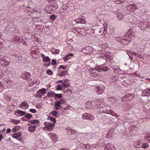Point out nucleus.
Listing matches in <instances>:
<instances>
[{
    "mask_svg": "<svg viewBox=\"0 0 150 150\" xmlns=\"http://www.w3.org/2000/svg\"><path fill=\"white\" fill-rule=\"evenodd\" d=\"M45 127H44V130L47 131H50L53 129V127H54V123L52 122H45L44 123Z\"/></svg>",
    "mask_w": 150,
    "mask_h": 150,
    "instance_id": "f257e3e1",
    "label": "nucleus"
},
{
    "mask_svg": "<svg viewBox=\"0 0 150 150\" xmlns=\"http://www.w3.org/2000/svg\"><path fill=\"white\" fill-rule=\"evenodd\" d=\"M82 118L83 120H86L89 121L93 120L95 119L94 117L91 114L86 113L82 116Z\"/></svg>",
    "mask_w": 150,
    "mask_h": 150,
    "instance_id": "f03ea898",
    "label": "nucleus"
},
{
    "mask_svg": "<svg viewBox=\"0 0 150 150\" xmlns=\"http://www.w3.org/2000/svg\"><path fill=\"white\" fill-rule=\"evenodd\" d=\"M141 140H139L135 142L137 144L136 147L138 148H142L145 149L146 148H148L149 145L146 143H144L142 144V145H141L142 143H141Z\"/></svg>",
    "mask_w": 150,
    "mask_h": 150,
    "instance_id": "7ed1b4c3",
    "label": "nucleus"
},
{
    "mask_svg": "<svg viewBox=\"0 0 150 150\" xmlns=\"http://www.w3.org/2000/svg\"><path fill=\"white\" fill-rule=\"evenodd\" d=\"M94 134L91 133H79V135L83 138L90 139L93 137Z\"/></svg>",
    "mask_w": 150,
    "mask_h": 150,
    "instance_id": "20e7f679",
    "label": "nucleus"
},
{
    "mask_svg": "<svg viewBox=\"0 0 150 150\" xmlns=\"http://www.w3.org/2000/svg\"><path fill=\"white\" fill-rule=\"evenodd\" d=\"M146 21L145 20L142 19L138 23L139 28L142 30H143L146 28Z\"/></svg>",
    "mask_w": 150,
    "mask_h": 150,
    "instance_id": "39448f33",
    "label": "nucleus"
},
{
    "mask_svg": "<svg viewBox=\"0 0 150 150\" xmlns=\"http://www.w3.org/2000/svg\"><path fill=\"white\" fill-rule=\"evenodd\" d=\"M101 104V101L100 100H99V99H96L94 100L92 103V105L93 106L96 107V108H98V109L100 108V106Z\"/></svg>",
    "mask_w": 150,
    "mask_h": 150,
    "instance_id": "423d86ee",
    "label": "nucleus"
},
{
    "mask_svg": "<svg viewBox=\"0 0 150 150\" xmlns=\"http://www.w3.org/2000/svg\"><path fill=\"white\" fill-rule=\"evenodd\" d=\"M121 37L116 38V40L119 42L123 44V45H127L130 42V40H129L123 39L121 40Z\"/></svg>",
    "mask_w": 150,
    "mask_h": 150,
    "instance_id": "0eeeda50",
    "label": "nucleus"
},
{
    "mask_svg": "<svg viewBox=\"0 0 150 150\" xmlns=\"http://www.w3.org/2000/svg\"><path fill=\"white\" fill-rule=\"evenodd\" d=\"M135 35L134 31L133 29H129L126 34V36L130 39H132Z\"/></svg>",
    "mask_w": 150,
    "mask_h": 150,
    "instance_id": "6e6552de",
    "label": "nucleus"
},
{
    "mask_svg": "<svg viewBox=\"0 0 150 150\" xmlns=\"http://www.w3.org/2000/svg\"><path fill=\"white\" fill-rule=\"evenodd\" d=\"M29 105L28 103L25 101H22L21 103V104L19 105V108L25 110L28 108Z\"/></svg>",
    "mask_w": 150,
    "mask_h": 150,
    "instance_id": "1a4fd4ad",
    "label": "nucleus"
},
{
    "mask_svg": "<svg viewBox=\"0 0 150 150\" xmlns=\"http://www.w3.org/2000/svg\"><path fill=\"white\" fill-rule=\"evenodd\" d=\"M57 8L56 7H54V6H48L46 7V8H45V11H46V13H51L54 11L55 9Z\"/></svg>",
    "mask_w": 150,
    "mask_h": 150,
    "instance_id": "9d476101",
    "label": "nucleus"
},
{
    "mask_svg": "<svg viewBox=\"0 0 150 150\" xmlns=\"http://www.w3.org/2000/svg\"><path fill=\"white\" fill-rule=\"evenodd\" d=\"M49 135L50 137L52 139L53 142H55L58 140V137L55 133H50Z\"/></svg>",
    "mask_w": 150,
    "mask_h": 150,
    "instance_id": "9b49d317",
    "label": "nucleus"
},
{
    "mask_svg": "<svg viewBox=\"0 0 150 150\" xmlns=\"http://www.w3.org/2000/svg\"><path fill=\"white\" fill-rule=\"evenodd\" d=\"M125 97L128 100H131L134 99L135 94L134 93H128L125 95Z\"/></svg>",
    "mask_w": 150,
    "mask_h": 150,
    "instance_id": "f8f14e48",
    "label": "nucleus"
},
{
    "mask_svg": "<svg viewBox=\"0 0 150 150\" xmlns=\"http://www.w3.org/2000/svg\"><path fill=\"white\" fill-rule=\"evenodd\" d=\"M136 7V6L134 4H129L128 5L127 7V8L128 11L133 12L135 10Z\"/></svg>",
    "mask_w": 150,
    "mask_h": 150,
    "instance_id": "ddd939ff",
    "label": "nucleus"
},
{
    "mask_svg": "<svg viewBox=\"0 0 150 150\" xmlns=\"http://www.w3.org/2000/svg\"><path fill=\"white\" fill-rule=\"evenodd\" d=\"M96 93L97 94H101L104 91V87L99 86L96 87Z\"/></svg>",
    "mask_w": 150,
    "mask_h": 150,
    "instance_id": "4468645a",
    "label": "nucleus"
},
{
    "mask_svg": "<svg viewBox=\"0 0 150 150\" xmlns=\"http://www.w3.org/2000/svg\"><path fill=\"white\" fill-rule=\"evenodd\" d=\"M41 57L43 59V61L46 62H50V59L48 56H45L44 54L42 53L40 54Z\"/></svg>",
    "mask_w": 150,
    "mask_h": 150,
    "instance_id": "2eb2a0df",
    "label": "nucleus"
},
{
    "mask_svg": "<svg viewBox=\"0 0 150 150\" xmlns=\"http://www.w3.org/2000/svg\"><path fill=\"white\" fill-rule=\"evenodd\" d=\"M62 84L65 88H68L71 85L70 83L69 82L68 79H66L62 82Z\"/></svg>",
    "mask_w": 150,
    "mask_h": 150,
    "instance_id": "dca6fc26",
    "label": "nucleus"
},
{
    "mask_svg": "<svg viewBox=\"0 0 150 150\" xmlns=\"http://www.w3.org/2000/svg\"><path fill=\"white\" fill-rule=\"evenodd\" d=\"M74 56V54L71 53H67L66 56L63 57V59L64 61H67L68 60L71 59L70 57H73Z\"/></svg>",
    "mask_w": 150,
    "mask_h": 150,
    "instance_id": "f3484780",
    "label": "nucleus"
},
{
    "mask_svg": "<svg viewBox=\"0 0 150 150\" xmlns=\"http://www.w3.org/2000/svg\"><path fill=\"white\" fill-rule=\"evenodd\" d=\"M31 74L30 73L28 72H24L22 75V77L24 79H29L30 76Z\"/></svg>",
    "mask_w": 150,
    "mask_h": 150,
    "instance_id": "a211bd4d",
    "label": "nucleus"
},
{
    "mask_svg": "<svg viewBox=\"0 0 150 150\" xmlns=\"http://www.w3.org/2000/svg\"><path fill=\"white\" fill-rule=\"evenodd\" d=\"M21 135V133H15L13 134L12 137L14 138L20 140L21 139L20 137Z\"/></svg>",
    "mask_w": 150,
    "mask_h": 150,
    "instance_id": "6ab92c4d",
    "label": "nucleus"
},
{
    "mask_svg": "<svg viewBox=\"0 0 150 150\" xmlns=\"http://www.w3.org/2000/svg\"><path fill=\"white\" fill-rule=\"evenodd\" d=\"M96 70L98 71V72H102L103 71H106L108 70V68L107 67H104L102 69H101L100 68V67H97L95 68Z\"/></svg>",
    "mask_w": 150,
    "mask_h": 150,
    "instance_id": "aec40b11",
    "label": "nucleus"
},
{
    "mask_svg": "<svg viewBox=\"0 0 150 150\" xmlns=\"http://www.w3.org/2000/svg\"><path fill=\"white\" fill-rule=\"evenodd\" d=\"M0 62L1 64L3 66H5L9 64V62L8 61L6 60H4L2 59H1L0 60Z\"/></svg>",
    "mask_w": 150,
    "mask_h": 150,
    "instance_id": "412c9836",
    "label": "nucleus"
},
{
    "mask_svg": "<svg viewBox=\"0 0 150 150\" xmlns=\"http://www.w3.org/2000/svg\"><path fill=\"white\" fill-rule=\"evenodd\" d=\"M36 127L35 125H33L28 127V131L29 132H34L35 130Z\"/></svg>",
    "mask_w": 150,
    "mask_h": 150,
    "instance_id": "4be33fe9",
    "label": "nucleus"
},
{
    "mask_svg": "<svg viewBox=\"0 0 150 150\" xmlns=\"http://www.w3.org/2000/svg\"><path fill=\"white\" fill-rule=\"evenodd\" d=\"M95 144L90 145L88 144H86V149H93L96 147Z\"/></svg>",
    "mask_w": 150,
    "mask_h": 150,
    "instance_id": "5701e85b",
    "label": "nucleus"
},
{
    "mask_svg": "<svg viewBox=\"0 0 150 150\" xmlns=\"http://www.w3.org/2000/svg\"><path fill=\"white\" fill-rule=\"evenodd\" d=\"M46 91L45 89L42 88L38 91L37 93L38 94H41L42 95H43L45 94Z\"/></svg>",
    "mask_w": 150,
    "mask_h": 150,
    "instance_id": "b1692460",
    "label": "nucleus"
},
{
    "mask_svg": "<svg viewBox=\"0 0 150 150\" xmlns=\"http://www.w3.org/2000/svg\"><path fill=\"white\" fill-rule=\"evenodd\" d=\"M26 112V111L20 110H16V113L20 115L21 116L25 115Z\"/></svg>",
    "mask_w": 150,
    "mask_h": 150,
    "instance_id": "393cba45",
    "label": "nucleus"
},
{
    "mask_svg": "<svg viewBox=\"0 0 150 150\" xmlns=\"http://www.w3.org/2000/svg\"><path fill=\"white\" fill-rule=\"evenodd\" d=\"M107 27L105 26L103 28H100V30H99L100 33H101V32L103 31L102 34L104 35H105L107 32Z\"/></svg>",
    "mask_w": 150,
    "mask_h": 150,
    "instance_id": "a878e982",
    "label": "nucleus"
},
{
    "mask_svg": "<svg viewBox=\"0 0 150 150\" xmlns=\"http://www.w3.org/2000/svg\"><path fill=\"white\" fill-rule=\"evenodd\" d=\"M67 71H61L59 72L58 75L60 77H62V76H64L66 75L67 74Z\"/></svg>",
    "mask_w": 150,
    "mask_h": 150,
    "instance_id": "bb28decb",
    "label": "nucleus"
},
{
    "mask_svg": "<svg viewBox=\"0 0 150 150\" xmlns=\"http://www.w3.org/2000/svg\"><path fill=\"white\" fill-rule=\"evenodd\" d=\"M100 55L99 56V57H106L107 54L105 51L102 50L100 52Z\"/></svg>",
    "mask_w": 150,
    "mask_h": 150,
    "instance_id": "cd10ccee",
    "label": "nucleus"
},
{
    "mask_svg": "<svg viewBox=\"0 0 150 150\" xmlns=\"http://www.w3.org/2000/svg\"><path fill=\"white\" fill-rule=\"evenodd\" d=\"M20 127L19 126L14 127L12 130L13 132H18L20 129Z\"/></svg>",
    "mask_w": 150,
    "mask_h": 150,
    "instance_id": "c85d7f7f",
    "label": "nucleus"
},
{
    "mask_svg": "<svg viewBox=\"0 0 150 150\" xmlns=\"http://www.w3.org/2000/svg\"><path fill=\"white\" fill-rule=\"evenodd\" d=\"M80 22V23L84 24L86 23V21L85 20V18L83 16H81V18H79Z\"/></svg>",
    "mask_w": 150,
    "mask_h": 150,
    "instance_id": "c756f323",
    "label": "nucleus"
},
{
    "mask_svg": "<svg viewBox=\"0 0 150 150\" xmlns=\"http://www.w3.org/2000/svg\"><path fill=\"white\" fill-rule=\"evenodd\" d=\"M61 107V105H60L59 103L55 102V108L56 110H58L60 109Z\"/></svg>",
    "mask_w": 150,
    "mask_h": 150,
    "instance_id": "7c9ffc66",
    "label": "nucleus"
},
{
    "mask_svg": "<svg viewBox=\"0 0 150 150\" xmlns=\"http://www.w3.org/2000/svg\"><path fill=\"white\" fill-rule=\"evenodd\" d=\"M56 94L52 91H50L48 93V97H54V96Z\"/></svg>",
    "mask_w": 150,
    "mask_h": 150,
    "instance_id": "2f4dec72",
    "label": "nucleus"
},
{
    "mask_svg": "<svg viewBox=\"0 0 150 150\" xmlns=\"http://www.w3.org/2000/svg\"><path fill=\"white\" fill-rule=\"evenodd\" d=\"M11 122L17 125L18 124L20 123L21 121L20 120L16 119H12L11 120Z\"/></svg>",
    "mask_w": 150,
    "mask_h": 150,
    "instance_id": "473e14b6",
    "label": "nucleus"
},
{
    "mask_svg": "<svg viewBox=\"0 0 150 150\" xmlns=\"http://www.w3.org/2000/svg\"><path fill=\"white\" fill-rule=\"evenodd\" d=\"M51 52H52L53 54H58L59 53V50H55L53 49L51 50Z\"/></svg>",
    "mask_w": 150,
    "mask_h": 150,
    "instance_id": "72a5a7b5",
    "label": "nucleus"
},
{
    "mask_svg": "<svg viewBox=\"0 0 150 150\" xmlns=\"http://www.w3.org/2000/svg\"><path fill=\"white\" fill-rule=\"evenodd\" d=\"M54 96V98L56 100L58 98H61L62 96V94H56Z\"/></svg>",
    "mask_w": 150,
    "mask_h": 150,
    "instance_id": "f704fd0d",
    "label": "nucleus"
},
{
    "mask_svg": "<svg viewBox=\"0 0 150 150\" xmlns=\"http://www.w3.org/2000/svg\"><path fill=\"white\" fill-rule=\"evenodd\" d=\"M25 116L26 118L28 119H30L32 117V115L31 114L26 113V112L25 115Z\"/></svg>",
    "mask_w": 150,
    "mask_h": 150,
    "instance_id": "c9c22d12",
    "label": "nucleus"
},
{
    "mask_svg": "<svg viewBox=\"0 0 150 150\" xmlns=\"http://www.w3.org/2000/svg\"><path fill=\"white\" fill-rule=\"evenodd\" d=\"M69 132H70L71 134L75 135L77 133V132L74 129H70L69 131Z\"/></svg>",
    "mask_w": 150,
    "mask_h": 150,
    "instance_id": "e433bc0d",
    "label": "nucleus"
},
{
    "mask_svg": "<svg viewBox=\"0 0 150 150\" xmlns=\"http://www.w3.org/2000/svg\"><path fill=\"white\" fill-rule=\"evenodd\" d=\"M28 122L32 124H37L38 123L39 121L37 120H33L29 121Z\"/></svg>",
    "mask_w": 150,
    "mask_h": 150,
    "instance_id": "4c0bfd02",
    "label": "nucleus"
},
{
    "mask_svg": "<svg viewBox=\"0 0 150 150\" xmlns=\"http://www.w3.org/2000/svg\"><path fill=\"white\" fill-rule=\"evenodd\" d=\"M81 30H83V28H77L73 29V30H74L76 31L77 33H79L81 32Z\"/></svg>",
    "mask_w": 150,
    "mask_h": 150,
    "instance_id": "58836bf2",
    "label": "nucleus"
},
{
    "mask_svg": "<svg viewBox=\"0 0 150 150\" xmlns=\"http://www.w3.org/2000/svg\"><path fill=\"white\" fill-rule=\"evenodd\" d=\"M31 83L33 86L35 84L37 85H38L40 83V81L38 80H35L33 81Z\"/></svg>",
    "mask_w": 150,
    "mask_h": 150,
    "instance_id": "ea45409f",
    "label": "nucleus"
},
{
    "mask_svg": "<svg viewBox=\"0 0 150 150\" xmlns=\"http://www.w3.org/2000/svg\"><path fill=\"white\" fill-rule=\"evenodd\" d=\"M145 138L146 140V142L148 141H149V142H150V134H148L146 135L145 137Z\"/></svg>",
    "mask_w": 150,
    "mask_h": 150,
    "instance_id": "a19ab883",
    "label": "nucleus"
},
{
    "mask_svg": "<svg viewBox=\"0 0 150 150\" xmlns=\"http://www.w3.org/2000/svg\"><path fill=\"white\" fill-rule=\"evenodd\" d=\"M58 112L56 111H52L50 112L51 115L53 116H57L58 115Z\"/></svg>",
    "mask_w": 150,
    "mask_h": 150,
    "instance_id": "79ce46f5",
    "label": "nucleus"
},
{
    "mask_svg": "<svg viewBox=\"0 0 150 150\" xmlns=\"http://www.w3.org/2000/svg\"><path fill=\"white\" fill-rule=\"evenodd\" d=\"M124 16L122 13H121L119 15H117V17L118 18V19L121 20H122V19L124 18Z\"/></svg>",
    "mask_w": 150,
    "mask_h": 150,
    "instance_id": "37998d69",
    "label": "nucleus"
},
{
    "mask_svg": "<svg viewBox=\"0 0 150 150\" xmlns=\"http://www.w3.org/2000/svg\"><path fill=\"white\" fill-rule=\"evenodd\" d=\"M86 145L83 143H80L79 144V147L82 149H85Z\"/></svg>",
    "mask_w": 150,
    "mask_h": 150,
    "instance_id": "c03bdc74",
    "label": "nucleus"
},
{
    "mask_svg": "<svg viewBox=\"0 0 150 150\" xmlns=\"http://www.w3.org/2000/svg\"><path fill=\"white\" fill-rule=\"evenodd\" d=\"M62 87L61 84H58L56 86V89L57 90H61Z\"/></svg>",
    "mask_w": 150,
    "mask_h": 150,
    "instance_id": "a18cd8bd",
    "label": "nucleus"
},
{
    "mask_svg": "<svg viewBox=\"0 0 150 150\" xmlns=\"http://www.w3.org/2000/svg\"><path fill=\"white\" fill-rule=\"evenodd\" d=\"M49 119L51 121H52L54 123L56 122V119L55 118L52 117H49Z\"/></svg>",
    "mask_w": 150,
    "mask_h": 150,
    "instance_id": "49530a36",
    "label": "nucleus"
},
{
    "mask_svg": "<svg viewBox=\"0 0 150 150\" xmlns=\"http://www.w3.org/2000/svg\"><path fill=\"white\" fill-rule=\"evenodd\" d=\"M67 68V66H64L63 65H60L59 69H62L63 70H66V68Z\"/></svg>",
    "mask_w": 150,
    "mask_h": 150,
    "instance_id": "de8ad7c7",
    "label": "nucleus"
},
{
    "mask_svg": "<svg viewBox=\"0 0 150 150\" xmlns=\"http://www.w3.org/2000/svg\"><path fill=\"white\" fill-rule=\"evenodd\" d=\"M46 72L47 74L50 75H52L53 73L52 71L50 70H47Z\"/></svg>",
    "mask_w": 150,
    "mask_h": 150,
    "instance_id": "09e8293b",
    "label": "nucleus"
},
{
    "mask_svg": "<svg viewBox=\"0 0 150 150\" xmlns=\"http://www.w3.org/2000/svg\"><path fill=\"white\" fill-rule=\"evenodd\" d=\"M29 111L32 113H35L36 112V110L35 109L31 108L30 109Z\"/></svg>",
    "mask_w": 150,
    "mask_h": 150,
    "instance_id": "8fccbe9b",
    "label": "nucleus"
},
{
    "mask_svg": "<svg viewBox=\"0 0 150 150\" xmlns=\"http://www.w3.org/2000/svg\"><path fill=\"white\" fill-rule=\"evenodd\" d=\"M56 63V61L55 59H53L52 61L51 64L52 65H54Z\"/></svg>",
    "mask_w": 150,
    "mask_h": 150,
    "instance_id": "3c124183",
    "label": "nucleus"
},
{
    "mask_svg": "<svg viewBox=\"0 0 150 150\" xmlns=\"http://www.w3.org/2000/svg\"><path fill=\"white\" fill-rule=\"evenodd\" d=\"M146 93L148 95H150V88H147L146 89Z\"/></svg>",
    "mask_w": 150,
    "mask_h": 150,
    "instance_id": "603ef678",
    "label": "nucleus"
},
{
    "mask_svg": "<svg viewBox=\"0 0 150 150\" xmlns=\"http://www.w3.org/2000/svg\"><path fill=\"white\" fill-rule=\"evenodd\" d=\"M99 47L102 49H105V46L103 44H101L99 45Z\"/></svg>",
    "mask_w": 150,
    "mask_h": 150,
    "instance_id": "864d4df0",
    "label": "nucleus"
},
{
    "mask_svg": "<svg viewBox=\"0 0 150 150\" xmlns=\"http://www.w3.org/2000/svg\"><path fill=\"white\" fill-rule=\"evenodd\" d=\"M64 91L65 93H67L69 92H71V91L69 89H68L67 90L64 89Z\"/></svg>",
    "mask_w": 150,
    "mask_h": 150,
    "instance_id": "5fc2aeb1",
    "label": "nucleus"
},
{
    "mask_svg": "<svg viewBox=\"0 0 150 150\" xmlns=\"http://www.w3.org/2000/svg\"><path fill=\"white\" fill-rule=\"evenodd\" d=\"M50 18L51 20H54L55 19V16L53 14L50 17Z\"/></svg>",
    "mask_w": 150,
    "mask_h": 150,
    "instance_id": "6e6d98bb",
    "label": "nucleus"
},
{
    "mask_svg": "<svg viewBox=\"0 0 150 150\" xmlns=\"http://www.w3.org/2000/svg\"><path fill=\"white\" fill-rule=\"evenodd\" d=\"M0 89L1 90H4L3 85L1 82H0Z\"/></svg>",
    "mask_w": 150,
    "mask_h": 150,
    "instance_id": "4d7b16f0",
    "label": "nucleus"
},
{
    "mask_svg": "<svg viewBox=\"0 0 150 150\" xmlns=\"http://www.w3.org/2000/svg\"><path fill=\"white\" fill-rule=\"evenodd\" d=\"M57 103H59V104H62L64 102V101L63 100H61L60 101H56Z\"/></svg>",
    "mask_w": 150,
    "mask_h": 150,
    "instance_id": "13d9d810",
    "label": "nucleus"
},
{
    "mask_svg": "<svg viewBox=\"0 0 150 150\" xmlns=\"http://www.w3.org/2000/svg\"><path fill=\"white\" fill-rule=\"evenodd\" d=\"M146 28H149L150 29V23H147L146 24Z\"/></svg>",
    "mask_w": 150,
    "mask_h": 150,
    "instance_id": "bf43d9fd",
    "label": "nucleus"
},
{
    "mask_svg": "<svg viewBox=\"0 0 150 150\" xmlns=\"http://www.w3.org/2000/svg\"><path fill=\"white\" fill-rule=\"evenodd\" d=\"M80 20L79 18H76L75 20V21L76 22V23H80Z\"/></svg>",
    "mask_w": 150,
    "mask_h": 150,
    "instance_id": "052dcab7",
    "label": "nucleus"
},
{
    "mask_svg": "<svg viewBox=\"0 0 150 150\" xmlns=\"http://www.w3.org/2000/svg\"><path fill=\"white\" fill-rule=\"evenodd\" d=\"M42 12H38L37 13V14H38L39 15V16H38V18H40L41 17V16L42 15L41 14Z\"/></svg>",
    "mask_w": 150,
    "mask_h": 150,
    "instance_id": "680f3d73",
    "label": "nucleus"
},
{
    "mask_svg": "<svg viewBox=\"0 0 150 150\" xmlns=\"http://www.w3.org/2000/svg\"><path fill=\"white\" fill-rule=\"evenodd\" d=\"M118 1L119 4H122L125 1V0H119Z\"/></svg>",
    "mask_w": 150,
    "mask_h": 150,
    "instance_id": "e2e57ef3",
    "label": "nucleus"
},
{
    "mask_svg": "<svg viewBox=\"0 0 150 150\" xmlns=\"http://www.w3.org/2000/svg\"><path fill=\"white\" fill-rule=\"evenodd\" d=\"M4 137L2 134H0V141L4 138Z\"/></svg>",
    "mask_w": 150,
    "mask_h": 150,
    "instance_id": "0e129e2a",
    "label": "nucleus"
},
{
    "mask_svg": "<svg viewBox=\"0 0 150 150\" xmlns=\"http://www.w3.org/2000/svg\"><path fill=\"white\" fill-rule=\"evenodd\" d=\"M114 2H115L117 4H119V2L118 0H112Z\"/></svg>",
    "mask_w": 150,
    "mask_h": 150,
    "instance_id": "69168bd1",
    "label": "nucleus"
},
{
    "mask_svg": "<svg viewBox=\"0 0 150 150\" xmlns=\"http://www.w3.org/2000/svg\"><path fill=\"white\" fill-rule=\"evenodd\" d=\"M11 131V129L10 128L8 129L6 131V133L8 134L10 133Z\"/></svg>",
    "mask_w": 150,
    "mask_h": 150,
    "instance_id": "338daca9",
    "label": "nucleus"
},
{
    "mask_svg": "<svg viewBox=\"0 0 150 150\" xmlns=\"http://www.w3.org/2000/svg\"><path fill=\"white\" fill-rule=\"evenodd\" d=\"M63 81V80H59L57 82H56V83H62V82Z\"/></svg>",
    "mask_w": 150,
    "mask_h": 150,
    "instance_id": "774afa93",
    "label": "nucleus"
}]
</instances>
